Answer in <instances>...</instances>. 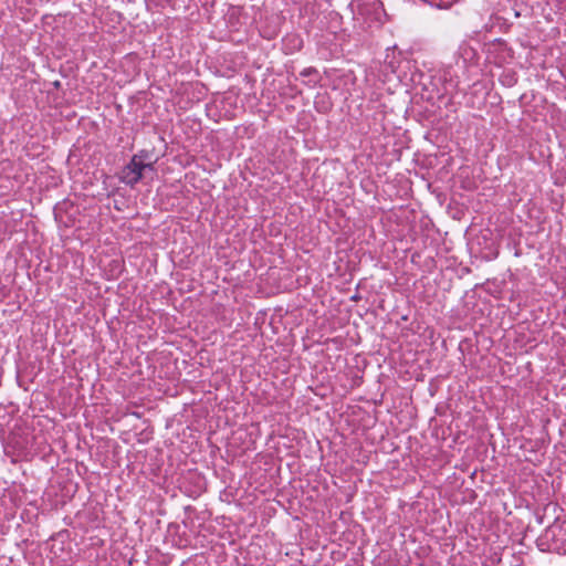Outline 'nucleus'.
Wrapping results in <instances>:
<instances>
[{
    "label": "nucleus",
    "instance_id": "nucleus-1",
    "mask_svg": "<svg viewBox=\"0 0 566 566\" xmlns=\"http://www.w3.org/2000/svg\"><path fill=\"white\" fill-rule=\"evenodd\" d=\"M154 169L153 164H138L135 159L130 161L122 169L119 179L127 186L134 187L143 178V171L145 169Z\"/></svg>",
    "mask_w": 566,
    "mask_h": 566
},
{
    "label": "nucleus",
    "instance_id": "nucleus-2",
    "mask_svg": "<svg viewBox=\"0 0 566 566\" xmlns=\"http://www.w3.org/2000/svg\"><path fill=\"white\" fill-rule=\"evenodd\" d=\"M148 158H149L148 150H140L132 157V159H135V161L138 164H146L145 160Z\"/></svg>",
    "mask_w": 566,
    "mask_h": 566
}]
</instances>
